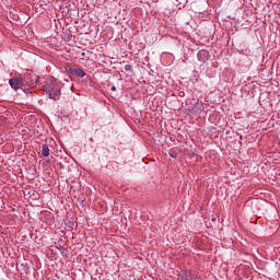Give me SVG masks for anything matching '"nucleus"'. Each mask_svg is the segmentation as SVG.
Segmentation results:
<instances>
[{
  "mask_svg": "<svg viewBox=\"0 0 280 280\" xmlns=\"http://www.w3.org/2000/svg\"><path fill=\"white\" fill-rule=\"evenodd\" d=\"M23 84L30 88H34L40 82V77L34 74L32 71L26 72L23 77Z\"/></svg>",
  "mask_w": 280,
  "mask_h": 280,
  "instance_id": "nucleus-1",
  "label": "nucleus"
},
{
  "mask_svg": "<svg viewBox=\"0 0 280 280\" xmlns=\"http://www.w3.org/2000/svg\"><path fill=\"white\" fill-rule=\"evenodd\" d=\"M9 84L11 89H13V91H19V89H23L24 86L23 78L16 77V78L9 79Z\"/></svg>",
  "mask_w": 280,
  "mask_h": 280,
  "instance_id": "nucleus-2",
  "label": "nucleus"
},
{
  "mask_svg": "<svg viewBox=\"0 0 280 280\" xmlns=\"http://www.w3.org/2000/svg\"><path fill=\"white\" fill-rule=\"evenodd\" d=\"M46 95H48L49 100H54V102H58V100H60V90H54L51 92V90H47L46 91Z\"/></svg>",
  "mask_w": 280,
  "mask_h": 280,
  "instance_id": "nucleus-3",
  "label": "nucleus"
},
{
  "mask_svg": "<svg viewBox=\"0 0 280 280\" xmlns=\"http://www.w3.org/2000/svg\"><path fill=\"white\" fill-rule=\"evenodd\" d=\"M178 280H194V271L186 270L178 276Z\"/></svg>",
  "mask_w": 280,
  "mask_h": 280,
  "instance_id": "nucleus-4",
  "label": "nucleus"
},
{
  "mask_svg": "<svg viewBox=\"0 0 280 280\" xmlns=\"http://www.w3.org/2000/svg\"><path fill=\"white\" fill-rule=\"evenodd\" d=\"M42 156H49V144L45 143L42 145Z\"/></svg>",
  "mask_w": 280,
  "mask_h": 280,
  "instance_id": "nucleus-5",
  "label": "nucleus"
},
{
  "mask_svg": "<svg viewBox=\"0 0 280 280\" xmlns=\"http://www.w3.org/2000/svg\"><path fill=\"white\" fill-rule=\"evenodd\" d=\"M74 75H78V78H84L86 75V72L82 70L81 68H74Z\"/></svg>",
  "mask_w": 280,
  "mask_h": 280,
  "instance_id": "nucleus-6",
  "label": "nucleus"
},
{
  "mask_svg": "<svg viewBox=\"0 0 280 280\" xmlns=\"http://www.w3.org/2000/svg\"><path fill=\"white\" fill-rule=\"evenodd\" d=\"M55 248H57V250H62V240L58 241V243H56Z\"/></svg>",
  "mask_w": 280,
  "mask_h": 280,
  "instance_id": "nucleus-7",
  "label": "nucleus"
},
{
  "mask_svg": "<svg viewBox=\"0 0 280 280\" xmlns=\"http://www.w3.org/2000/svg\"><path fill=\"white\" fill-rule=\"evenodd\" d=\"M68 71H69L70 75H75V68L69 67Z\"/></svg>",
  "mask_w": 280,
  "mask_h": 280,
  "instance_id": "nucleus-8",
  "label": "nucleus"
},
{
  "mask_svg": "<svg viewBox=\"0 0 280 280\" xmlns=\"http://www.w3.org/2000/svg\"><path fill=\"white\" fill-rule=\"evenodd\" d=\"M125 71H130V72H132V66H131V65H126V66H125Z\"/></svg>",
  "mask_w": 280,
  "mask_h": 280,
  "instance_id": "nucleus-9",
  "label": "nucleus"
},
{
  "mask_svg": "<svg viewBox=\"0 0 280 280\" xmlns=\"http://www.w3.org/2000/svg\"><path fill=\"white\" fill-rule=\"evenodd\" d=\"M170 156H172V159H176V153H170Z\"/></svg>",
  "mask_w": 280,
  "mask_h": 280,
  "instance_id": "nucleus-10",
  "label": "nucleus"
},
{
  "mask_svg": "<svg viewBox=\"0 0 280 280\" xmlns=\"http://www.w3.org/2000/svg\"><path fill=\"white\" fill-rule=\"evenodd\" d=\"M110 91H117V88H116L115 85H113V86L110 88Z\"/></svg>",
  "mask_w": 280,
  "mask_h": 280,
  "instance_id": "nucleus-11",
  "label": "nucleus"
},
{
  "mask_svg": "<svg viewBox=\"0 0 280 280\" xmlns=\"http://www.w3.org/2000/svg\"><path fill=\"white\" fill-rule=\"evenodd\" d=\"M68 40H71V35L69 36Z\"/></svg>",
  "mask_w": 280,
  "mask_h": 280,
  "instance_id": "nucleus-12",
  "label": "nucleus"
}]
</instances>
